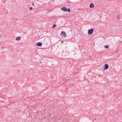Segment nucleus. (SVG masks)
<instances>
[{
	"label": "nucleus",
	"mask_w": 122,
	"mask_h": 122,
	"mask_svg": "<svg viewBox=\"0 0 122 122\" xmlns=\"http://www.w3.org/2000/svg\"><path fill=\"white\" fill-rule=\"evenodd\" d=\"M61 10L64 11H66L68 12H69L70 11V9L69 8H67L65 7H63L61 8Z\"/></svg>",
	"instance_id": "1"
},
{
	"label": "nucleus",
	"mask_w": 122,
	"mask_h": 122,
	"mask_svg": "<svg viewBox=\"0 0 122 122\" xmlns=\"http://www.w3.org/2000/svg\"><path fill=\"white\" fill-rule=\"evenodd\" d=\"M93 31V28H91V29H89L88 31V34H92Z\"/></svg>",
	"instance_id": "2"
},
{
	"label": "nucleus",
	"mask_w": 122,
	"mask_h": 122,
	"mask_svg": "<svg viewBox=\"0 0 122 122\" xmlns=\"http://www.w3.org/2000/svg\"><path fill=\"white\" fill-rule=\"evenodd\" d=\"M60 35L61 36H64V37H65L66 36V34L65 32L64 31H61Z\"/></svg>",
	"instance_id": "3"
},
{
	"label": "nucleus",
	"mask_w": 122,
	"mask_h": 122,
	"mask_svg": "<svg viewBox=\"0 0 122 122\" xmlns=\"http://www.w3.org/2000/svg\"><path fill=\"white\" fill-rule=\"evenodd\" d=\"M104 70H106L108 68V64H105L104 65Z\"/></svg>",
	"instance_id": "4"
},
{
	"label": "nucleus",
	"mask_w": 122,
	"mask_h": 122,
	"mask_svg": "<svg viewBox=\"0 0 122 122\" xmlns=\"http://www.w3.org/2000/svg\"><path fill=\"white\" fill-rule=\"evenodd\" d=\"M42 43L41 42H38L36 44V46H42Z\"/></svg>",
	"instance_id": "5"
},
{
	"label": "nucleus",
	"mask_w": 122,
	"mask_h": 122,
	"mask_svg": "<svg viewBox=\"0 0 122 122\" xmlns=\"http://www.w3.org/2000/svg\"><path fill=\"white\" fill-rule=\"evenodd\" d=\"M89 7L91 8H93L94 7V5L92 3H91Z\"/></svg>",
	"instance_id": "6"
},
{
	"label": "nucleus",
	"mask_w": 122,
	"mask_h": 122,
	"mask_svg": "<svg viewBox=\"0 0 122 122\" xmlns=\"http://www.w3.org/2000/svg\"><path fill=\"white\" fill-rule=\"evenodd\" d=\"M21 39V37L20 36H18L16 38V41H19Z\"/></svg>",
	"instance_id": "7"
},
{
	"label": "nucleus",
	"mask_w": 122,
	"mask_h": 122,
	"mask_svg": "<svg viewBox=\"0 0 122 122\" xmlns=\"http://www.w3.org/2000/svg\"><path fill=\"white\" fill-rule=\"evenodd\" d=\"M116 18L117 20H119V19H120L121 17H120V16H119L118 15H117L116 16Z\"/></svg>",
	"instance_id": "8"
},
{
	"label": "nucleus",
	"mask_w": 122,
	"mask_h": 122,
	"mask_svg": "<svg viewBox=\"0 0 122 122\" xmlns=\"http://www.w3.org/2000/svg\"><path fill=\"white\" fill-rule=\"evenodd\" d=\"M104 47L105 48H108L109 47V46L108 45H106Z\"/></svg>",
	"instance_id": "9"
},
{
	"label": "nucleus",
	"mask_w": 122,
	"mask_h": 122,
	"mask_svg": "<svg viewBox=\"0 0 122 122\" xmlns=\"http://www.w3.org/2000/svg\"><path fill=\"white\" fill-rule=\"evenodd\" d=\"M56 25L54 24L53 25V27H56Z\"/></svg>",
	"instance_id": "10"
},
{
	"label": "nucleus",
	"mask_w": 122,
	"mask_h": 122,
	"mask_svg": "<svg viewBox=\"0 0 122 122\" xmlns=\"http://www.w3.org/2000/svg\"><path fill=\"white\" fill-rule=\"evenodd\" d=\"M32 7H30V8L29 9L30 10H32Z\"/></svg>",
	"instance_id": "11"
},
{
	"label": "nucleus",
	"mask_w": 122,
	"mask_h": 122,
	"mask_svg": "<svg viewBox=\"0 0 122 122\" xmlns=\"http://www.w3.org/2000/svg\"><path fill=\"white\" fill-rule=\"evenodd\" d=\"M94 120H96V118H95L94 119Z\"/></svg>",
	"instance_id": "12"
},
{
	"label": "nucleus",
	"mask_w": 122,
	"mask_h": 122,
	"mask_svg": "<svg viewBox=\"0 0 122 122\" xmlns=\"http://www.w3.org/2000/svg\"><path fill=\"white\" fill-rule=\"evenodd\" d=\"M34 5V4H33H33H32V5Z\"/></svg>",
	"instance_id": "13"
}]
</instances>
